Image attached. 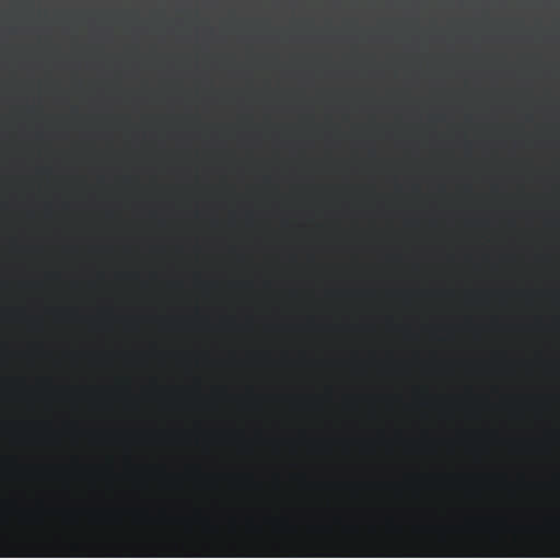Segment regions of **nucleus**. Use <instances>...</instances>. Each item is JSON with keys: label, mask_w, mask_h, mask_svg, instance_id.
I'll return each mask as SVG.
<instances>
[{"label": "nucleus", "mask_w": 560, "mask_h": 560, "mask_svg": "<svg viewBox=\"0 0 560 560\" xmlns=\"http://www.w3.org/2000/svg\"><path fill=\"white\" fill-rule=\"evenodd\" d=\"M272 523H275L279 526L285 525V521L283 518H277V520L272 521Z\"/></svg>", "instance_id": "1"}]
</instances>
